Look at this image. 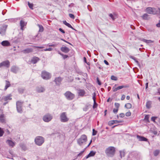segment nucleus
Instances as JSON below:
<instances>
[{"label":"nucleus","instance_id":"b1692460","mask_svg":"<svg viewBox=\"0 0 160 160\" xmlns=\"http://www.w3.org/2000/svg\"><path fill=\"white\" fill-rule=\"evenodd\" d=\"M0 122L2 123H5V120L4 115L3 114H1L0 115Z\"/></svg>","mask_w":160,"mask_h":160},{"label":"nucleus","instance_id":"9b49d317","mask_svg":"<svg viewBox=\"0 0 160 160\" xmlns=\"http://www.w3.org/2000/svg\"><path fill=\"white\" fill-rule=\"evenodd\" d=\"M8 27L6 25H3L0 27V34L2 36L5 35L6 29Z\"/></svg>","mask_w":160,"mask_h":160},{"label":"nucleus","instance_id":"c9c22d12","mask_svg":"<svg viewBox=\"0 0 160 160\" xmlns=\"http://www.w3.org/2000/svg\"><path fill=\"white\" fill-rule=\"evenodd\" d=\"M160 153V150H156L153 152V154L154 156H157Z\"/></svg>","mask_w":160,"mask_h":160},{"label":"nucleus","instance_id":"6e6552de","mask_svg":"<svg viewBox=\"0 0 160 160\" xmlns=\"http://www.w3.org/2000/svg\"><path fill=\"white\" fill-rule=\"evenodd\" d=\"M41 75L42 78L45 80L49 79L51 77V74L49 72L45 71L42 72Z\"/></svg>","mask_w":160,"mask_h":160},{"label":"nucleus","instance_id":"864d4df0","mask_svg":"<svg viewBox=\"0 0 160 160\" xmlns=\"http://www.w3.org/2000/svg\"><path fill=\"white\" fill-rule=\"evenodd\" d=\"M31 46L33 48H40V49L42 48H44L43 47H42V46H35L33 45H31Z\"/></svg>","mask_w":160,"mask_h":160},{"label":"nucleus","instance_id":"f8f14e48","mask_svg":"<svg viewBox=\"0 0 160 160\" xmlns=\"http://www.w3.org/2000/svg\"><path fill=\"white\" fill-rule=\"evenodd\" d=\"M116 85H117L115 84L114 86L112 88V90L113 92H115L118 91V90L122 89L123 88H128L129 87V86L128 85H125L119 86L117 88H115V87L116 86Z\"/></svg>","mask_w":160,"mask_h":160},{"label":"nucleus","instance_id":"13d9d810","mask_svg":"<svg viewBox=\"0 0 160 160\" xmlns=\"http://www.w3.org/2000/svg\"><path fill=\"white\" fill-rule=\"evenodd\" d=\"M131 115V113L130 112H127L126 113L125 115L126 116H130Z\"/></svg>","mask_w":160,"mask_h":160},{"label":"nucleus","instance_id":"f704fd0d","mask_svg":"<svg viewBox=\"0 0 160 160\" xmlns=\"http://www.w3.org/2000/svg\"><path fill=\"white\" fill-rule=\"evenodd\" d=\"M92 99L93 100L94 104H96V106H98V104L96 103V94L95 92L93 93L92 94Z\"/></svg>","mask_w":160,"mask_h":160},{"label":"nucleus","instance_id":"de8ad7c7","mask_svg":"<svg viewBox=\"0 0 160 160\" xmlns=\"http://www.w3.org/2000/svg\"><path fill=\"white\" fill-rule=\"evenodd\" d=\"M96 80H97V82L98 83V84L99 85H101V83L100 81L99 78L98 77H97V78H96Z\"/></svg>","mask_w":160,"mask_h":160},{"label":"nucleus","instance_id":"0eeeda50","mask_svg":"<svg viewBox=\"0 0 160 160\" xmlns=\"http://www.w3.org/2000/svg\"><path fill=\"white\" fill-rule=\"evenodd\" d=\"M52 116L50 113H48L45 114L42 118V120L45 122H49L52 119Z\"/></svg>","mask_w":160,"mask_h":160},{"label":"nucleus","instance_id":"a211bd4d","mask_svg":"<svg viewBox=\"0 0 160 160\" xmlns=\"http://www.w3.org/2000/svg\"><path fill=\"white\" fill-rule=\"evenodd\" d=\"M6 142L10 147L12 148L15 145V142L11 140H8Z\"/></svg>","mask_w":160,"mask_h":160},{"label":"nucleus","instance_id":"37998d69","mask_svg":"<svg viewBox=\"0 0 160 160\" xmlns=\"http://www.w3.org/2000/svg\"><path fill=\"white\" fill-rule=\"evenodd\" d=\"M57 45H58V44H50V43H48L47 44V46L49 47H56Z\"/></svg>","mask_w":160,"mask_h":160},{"label":"nucleus","instance_id":"0e129e2a","mask_svg":"<svg viewBox=\"0 0 160 160\" xmlns=\"http://www.w3.org/2000/svg\"><path fill=\"white\" fill-rule=\"evenodd\" d=\"M59 30L63 33H65V31L61 28H59Z\"/></svg>","mask_w":160,"mask_h":160},{"label":"nucleus","instance_id":"20e7f679","mask_svg":"<svg viewBox=\"0 0 160 160\" xmlns=\"http://www.w3.org/2000/svg\"><path fill=\"white\" fill-rule=\"evenodd\" d=\"M60 121L62 122H65L69 121V118L67 116L66 112H63L61 113L60 115Z\"/></svg>","mask_w":160,"mask_h":160},{"label":"nucleus","instance_id":"c03bdc74","mask_svg":"<svg viewBox=\"0 0 160 160\" xmlns=\"http://www.w3.org/2000/svg\"><path fill=\"white\" fill-rule=\"evenodd\" d=\"M86 148H84L82 151H81L77 155V157H78L81 156L82 154L84 152Z\"/></svg>","mask_w":160,"mask_h":160},{"label":"nucleus","instance_id":"4d7b16f0","mask_svg":"<svg viewBox=\"0 0 160 160\" xmlns=\"http://www.w3.org/2000/svg\"><path fill=\"white\" fill-rule=\"evenodd\" d=\"M60 39L61 40L65 42H66V43L69 44H70V45H72V44L71 43H70V42H68L67 41L65 40H64V39H63L62 38H61Z\"/></svg>","mask_w":160,"mask_h":160},{"label":"nucleus","instance_id":"f3484780","mask_svg":"<svg viewBox=\"0 0 160 160\" xmlns=\"http://www.w3.org/2000/svg\"><path fill=\"white\" fill-rule=\"evenodd\" d=\"M78 95L82 97L84 96L86 93L84 90L82 89L78 90Z\"/></svg>","mask_w":160,"mask_h":160},{"label":"nucleus","instance_id":"69168bd1","mask_svg":"<svg viewBox=\"0 0 160 160\" xmlns=\"http://www.w3.org/2000/svg\"><path fill=\"white\" fill-rule=\"evenodd\" d=\"M125 98V96L124 95H123L122 96V97H121V100H123Z\"/></svg>","mask_w":160,"mask_h":160},{"label":"nucleus","instance_id":"5701e85b","mask_svg":"<svg viewBox=\"0 0 160 160\" xmlns=\"http://www.w3.org/2000/svg\"><path fill=\"white\" fill-rule=\"evenodd\" d=\"M137 137L139 141H147L148 140V139L147 138L142 136H141L138 135Z\"/></svg>","mask_w":160,"mask_h":160},{"label":"nucleus","instance_id":"6ab92c4d","mask_svg":"<svg viewBox=\"0 0 160 160\" xmlns=\"http://www.w3.org/2000/svg\"><path fill=\"white\" fill-rule=\"evenodd\" d=\"M1 44L3 46L8 47L10 45V43L7 40L2 41Z\"/></svg>","mask_w":160,"mask_h":160},{"label":"nucleus","instance_id":"6e6d98bb","mask_svg":"<svg viewBox=\"0 0 160 160\" xmlns=\"http://www.w3.org/2000/svg\"><path fill=\"white\" fill-rule=\"evenodd\" d=\"M115 106L118 109L119 107L120 104L119 103L116 102L115 103Z\"/></svg>","mask_w":160,"mask_h":160},{"label":"nucleus","instance_id":"ea45409f","mask_svg":"<svg viewBox=\"0 0 160 160\" xmlns=\"http://www.w3.org/2000/svg\"><path fill=\"white\" fill-rule=\"evenodd\" d=\"M96 153V152L94 151H91L89 153V155L90 156V157L93 156Z\"/></svg>","mask_w":160,"mask_h":160},{"label":"nucleus","instance_id":"e433bc0d","mask_svg":"<svg viewBox=\"0 0 160 160\" xmlns=\"http://www.w3.org/2000/svg\"><path fill=\"white\" fill-rule=\"evenodd\" d=\"M149 115H146L144 120L146 121L147 122H149L150 121L149 120Z\"/></svg>","mask_w":160,"mask_h":160},{"label":"nucleus","instance_id":"680f3d73","mask_svg":"<svg viewBox=\"0 0 160 160\" xmlns=\"http://www.w3.org/2000/svg\"><path fill=\"white\" fill-rule=\"evenodd\" d=\"M122 121H118L117 120H114V123H118L120 122H122Z\"/></svg>","mask_w":160,"mask_h":160},{"label":"nucleus","instance_id":"5fc2aeb1","mask_svg":"<svg viewBox=\"0 0 160 160\" xmlns=\"http://www.w3.org/2000/svg\"><path fill=\"white\" fill-rule=\"evenodd\" d=\"M13 155L12 154H11L10 155H8L7 156V158H8L13 159Z\"/></svg>","mask_w":160,"mask_h":160},{"label":"nucleus","instance_id":"2eb2a0df","mask_svg":"<svg viewBox=\"0 0 160 160\" xmlns=\"http://www.w3.org/2000/svg\"><path fill=\"white\" fill-rule=\"evenodd\" d=\"M40 59L39 58L34 56L33 57L31 61V62L33 64L36 63L39 61Z\"/></svg>","mask_w":160,"mask_h":160},{"label":"nucleus","instance_id":"2f4dec72","mask_svg":"<svg viewBox=\"0 0 160 160\" xmlns=\"http://www.w3.org/2000/svg\"><path fill=\"white\" fill-rule=\"evenodd\" d=\"M148 16L149 15L148 14L145 13L142 16V18L143 19L147 20L148 19Z\"/></svg>","mask_w":160,"mask_h":160},{"label":"nucleus","instance_id":"a19ab883","mask_svg":"<svg viewBox=\"0 0 160 160\" xmlns=\"http://www.w3.org/2000/svg\"><path fill=\"white\" fill-rule=\"evenodd\" d=\"M120 156L121 158L124 157L125 156V152L123 151H120Z\"/></svg>","mask_w":160,"mask_h":160},{"label":"nucleus","instance_id":"052dcab7","mask_svg":"<svg viewBox=\"0 0 160 160\" xmlns=\"http://www.w3.org/2000/svg\"><path fill=\"white\" fill-rule=\"evenodd\" d=\"M119 116L121 118H123L125 116V114L124 113H122L119 114Z\"/></svg>","mask_w":160,"mask_h":160},{"label":"nucleus","instance_id":"49530a36","mask_svg":"<svg viewBox=\"0 0 160 160\" xmlns=\"http://www.w3.org/2000/svg\"><path fill=\"white\" fill-rule=\"evenodd\" d=\"M53 50V49L51 48H46L44 49L43 51H52Z\"/></svg>","mask_w":160,"mask_h":160},{"label":"nucleus","instance_id":"774afa93","mask_svg":"<svg viewBox=\"0 0 160 160\" xmlns=\"http://www.w3.org/2000/svg\"><path fill=\"white\" fill-rule=\"evenodd\" d=\"M156 26L157 27H160V21H159V22L158 23L156 24Z\"/></svg>","mask_w":160,"mask_h":160},{"label":"nucleus","instance_id":"393cba45","mask_svg":"<svg viewBox=\"0 0 160 160\" xmlns=\"http://www.w3.org/2000/svg\"><path fill=\"white\" fill-rule=\"evenodd\" d=\"M63 22L64 24L65 25H66L68 27L71 28V29L74 30L76 31V30L72 27L71 24L68 23L66 21H63Z\"/></svg>","mask_w":160,"mask_h":160},{"label":"nucleus","instance_id":"72a5a7b5","mask_svg":"<svg viewBox=\"0 0 160 160\" xmlns=\"http://www.w3.org/2000/svg\"><path fill=\"white\" fill-rule=\"evenodd\" d=\"M132 107V104L129 103H128L126 104L125 105V107L128 109H130Z\"/></svg>","mask_w":160,"mask_h":160},{"label":"nucleus","instance_id":"9d476101","mask_svg":"<svg viewBox=\"0 0 160 160\" xmlns=\"http://www.w3.org/2000/svg\"><path fill=\"white\" fill-rule=\"evenodd\" d=\"M146 12L149 14H156L158 13V11L156 9L151 7H148L146 9Z\"/></svg>","mask_w":160,"mask_h":160},{"label":"nucleus","instance_id":"7c9ffc66","mask_svg":"<svg viewBox=\"0 0 160 160\" xmlns=\"http://www.w3.org/2000/svg\"><path fill=\"white\" fill-rule=\"evenodd\" d=\"M25 90V88H19L18 89V92L20 94H22Z\"/></svg>","mask_w":160,"mask_h":160},{"label":"nucleus","instance_id":"dca6fc26","mask_svg":"<svg viewBox=\"0 0 160 160\" xmlns=\"http://www.w3.org/2000/svg\"><path fill=\"white\" fill-rule=\"evenodd\" d=\"M60 50L62 52L65 53L68 52L70 51V49L66 46L61 47L60 48Z\"/></svg>","mask_w":160,"mask_h":160},{"label":"nucleus","instance_id":"58836bf2","mask_svg":"<svg viewBox=\"0 0 160 160\" xmlns=\"http://www.w3.org/2000/svg\"><path fill=\"white\" fill-rule=\"evenodd\" d=\"M4 132L3 129L0 127V137H2L3 135Z\"/></svg>","mask_w":160,"mask_h":160},{"label":"nucleus","instance_id":"c756f323","mask_svg":"<svg viewBox=\"0 0 160 160\" xmlns=\"http://www.w3.org/2000/svg\"><path fill=\"white\" fill-rule=\"evenodd\" d=\"M151 101H148L147 102L146 106L147 108L149 109L151 107Z\"/></svg>","mask_w":160,"mask_h":160},{"label":"nucleus","instance_id":"aec40b11","mask_svg":"<svg viewBox=\"0 0 160 160\" xmlns=\"http://www.w3.org/2000/svg\"><path fill=\"white\" fill-rule=\"evenodd\" d=\"M18 70V68L15 66H12L11 68V71L12 72L16 73Z\"/></svg>","mask_w":160,"mask_h":160},{"label":"nucleus","instance_id":"bb28decb","mask_svg":"<svg viewBox=\"0 0 160 160\" xmlns=\"http://www.w3.org/2000/svg\"><path fill=\"white\" fill-rule=\"evenodd\" d=\"M26 24L25 22L22 20H21L20 21V25L21 27V29L22 30H23V28L25 25Z\"/></svg>","mask_w":160,"mask_h":160},{"label":"nucleus","instance_id":"338daca9","mask_svg":"<svg viewBox=\"0 0 160 160\" xmlns=\"http://www.w3.org/2000/svg\"><path fill=\"white\" fill-rule=\"evenodd\" d=\"M104 63L107 65H109V63L106 60H104Z\"/></svg>","mask_w":160,"mask_h":160},{"label":"nucleus","instance_id":"f257e3e1","mask_svg":"<svg viewBox=\"0 0 160 160\" xmlns=\"http://www.w3.org/2000/svg\"><path fill=\"white\" fill-rule=\"evenodd\" d=\"M116 152L115 148L114 147L110 146L107 148L105 150L106 155L109 157H113Z\"/></svg>","mask_w":160,"mask_h":160},{"label":"nucleus","instance_id":"3c124183","mask_svg":"<svg viewBox=\"0 0 160 160\" xmlns=\"http://www.w3.org/2000/svg\"><path fill=\"white\" fill-rule=\"evenodd\" d=\"M62 57L64 59H66V58H68L69 57V56H68V55H64L63 54H62Z\"/></svg>","mask_w":160,"mask_h":160},{"label":"nucleus","instance_id":"09e8293b","mask_svg":"<svg viewBox=\"0 0 160 160\" xmlns=\"http://www.w3.org/2000/svg\"><path fill=\"white\" fill-rule=\"evenodd\" d=\"M157 117H152L151 118V120L153 122H155V120Z\"/></svg>","mask_w":160,"mask_h":160},{"label":"nucleus","instance_id":"4468645a","mask_svg":"<svg viewBox=\"0 0 160 160\" xmlns=\"http://www.w3.org/2000/svg\"><path fill=\"white\" fill-rule=\"evenodd\" d=\"M62 80V78L60 77L56 78L54 81L55 82L56 84L58 85H59Z\"/></svg>","mask_w":160,"mask_h":160},{"label":"nucleus","instance_id":"c85d7f7f","mask_svg":"<svg viewBox=\"0 0 160 160\" xmlns=\"http://www.w3.org/2000/svg\"><path fill=\"white\" fill-rule=\"evenodd\" d=\"M20 146L22 148V149L25 151L27 150V148L26 145L23 143H21L20 144Z\"/></svg>","mask_w":160,"mask_h":160},{"label":"nucleus","instance_id":"603ef678","mask_svg":"<svg viewBox=\"0 0 160 160\" xmlns=\"http://www.w3.org/2000/svg\"><path fill=\"white\" fill-rule=\"evenodd\" d=\"M97 133V131L95 130L94 129H93L92 130V135L93 136H95L96 135Z\"/></svg>","mask_w":160,"mask_h":160},{"label":"nucleus","instance_id":"bf43d9fd","mask_svg":"<svg viewBox=\"0 0 160 160\" xmlns=\"http://www.w3.org/2000/svg\"><path fill=\"white\" fill-rule=\"evenodd\" d=\"M118 109L117 108H114L113 110V112L115 113H117L118 112Z\"/></svg>","mask_w":160,"mask_h":160},{"label":"nucleus","instance_id":"412c9836","mask_svg":"<svg viewBox=\"0 0 160 160\" xmlns=\"http://www.w3.org/2000/svg\"><path fill=\"white\" fill-rule=\"evenodd\" d=\"M45 90V89L42 87H38L36 88V91L38 93L42 92Z\"/></svg>","mask_w":160,"mask_h":160},{"label":"nucleus","instance_id":"8fccbe9b","mask_svg":"<svg viewBox=\"0 0 160 160\" xmlns=\"http://www.w3.org/2000/svg\"><path fill=\"white\" fill-rule=\"evenodd\" d=\"M111 79L112 80L116 81L117 80V77L114 76H112L111 77Z\"/></svg>","mask_w":160,"mask_h":160},{"label":"nucleus","instance_id":"ddd939ff","mask_svg":"<svg viewBox=\"0 0 160 160\" xmlns=\"http://www.w3.org/2000/svg\"><path fill=\"white\" fill-rule=\"evenodd\" d=\"M5 67L8 68L10 67V62L8 60L4 61L0 63V68Z\"/></svg>","mask_w":160,"mask_h":160},{"label":"nucleus","instance_id":"cd10ccee","mask_svg":"<svg viewBox=\"0 0 160 160\" xmlns=\"http://www.w3.org/2000/svg\"><path fill=\"white\" fill-rule=\"evenodd\" d=\"M142 41L145 42V43H152L153 42V41L150 40H146L145 39H143L142 40Z\"/></svg>","mask_w":160,"mask_h":160},{"label":"nucleus","instance_id":"a878e982","mask_svg":"<svg viewBox=\"0 0 160 160\" xmlns=\"http://www.w3.org/2000/svg\"><path fill=\"white\" fill-rule=\"evenodd\" d=\"M11 86V84L10 82L7 80H6V85L5 87L4 90L6 91L7 88L10 87Z\"/></svg>","mask_w":160,"mask_h":160},{"label":"nucleus","instance_id":"473e14b6","mask_svg":"<svg viewBox=\"0 0 160 160\" xmlns=\"http://www.w3.org/2000/svg\"><path fill=\"white\" fill-rule=\"evenodd\" d=\"M37 25L39 28V31L41 32H42L44 30V28L42 26L39 24H38Z\"/></svg>","mask_w":160,"mask_h":160},{"label":"nucleus","instance_id":"e2e57ef3","mask_svg":"<svg viewBox=\"0 0 160 160\" xmlns=\"http://www.w3.org/2000/svg\"><path fill=\"white\" fill-rule=\"evenodd\" d=\"M109 16L112 18L113 20H115V18L114 17L113 15L111 13L109 15Z\"/></svg>","mask_w":160,"mask_h":160},{"label":"nucleus","instance_id":"f03ea898","mask_svg":"<svg viewBox=\"0 0 160 160\" xmlns=\"http://www.w3.org/2000/svg\"><path fill=\"white\" fill-rule=\"evenodd\" d=\"M12 95L11 94H8L6 96H4L2 98L1 100L2 102H4L3 105L5 106L8 104L9 102L12 100Z\"/></svg>","mask_w":160,"mask_h":160},{"label":"nucleus","instance_id":"79ce46f5","mask_svg":"<svg viewBox=\"0 0 160 160\" xmlns=\"http://www.w3.org/2000/svg\"><path fill=\"white\" fill-rule=\"evenodd\" d=\"M114 124V120H111L109 121L108 122V125L109 126H111L112 125Z\"/></svg>","mask_w":160,"mask_h":160},{"label":"nucleus","instance_id":"1a4fd4ad","mask_svg":"<svg viewBox=\"0 0 160 160\" xmlns=\"http://www.w3.org/2000/svg\"><path fill=\"white\" fill-rule=\"evenodd\" d=\"M23 103V102L18 101L16 102V108L18 112L20 113H22V107Z\"/></svg>","mask_w":160,"mask_h":160},{"label":"nucleus","instance_id":"a18cd8bd","mask_svg":"<svg viewBox=\"0 0 160 160\" xmlns=\"http://www.w3.org/2000/svg\"><path fill=\"white\" fill-rule=\"evenodd\" d=\"M69 16L70 18L73 19H74L75 18L74 15L72 13H69Z\"/></svg>","mask_w":160,"mask_h":160},{"label":"nucleus","instance_id":"39448f33","mask_svg":"<svg viewBox=\"0 0 160 160\" xmlns=\"http://www.w3.org/2000/svg\"><path fill=\"white\" fill-rule=\"evenodd\" d=\"M64 95L66 99L69 100H72L75 97V95L69 91H67L64 94Z\"/></svg>","mask_w":160,"mask_h":160},{"label":"nucleus","instance_id":"7ed1b4c3","mask_svg":"<svg viewBox=\"0 0 160 160\" xmlns=\"http://www.w3.org/2000/svg\"><path fill=\"white\" fill-rule=\"evenodd\" d=\"M35 143L38 146H41L44 142V138L41 136H38L36 137L34 140Z\"/></svg>","mask_w":160,"mask_h":160},{"label":"nucleus","instance_id":"423d86ee","mask_svg":"<svg viewBox=\"0 0 160 160\" xmlns=\"http://www.w3.org/2000/svg\"><path fill=\"white\" fill-rule=\"evenodd\" d=\"M87 137L85 134L82 135L81 137L78 140V143L81 146L82 143L87 142Z\"/></svg>","mask_w":160,"mask_h":160},{"label":"nucleus","instance_id":"4c0bfd02","mask_svg":"<svg viewBox=\"0 0 160 160\" xmlns=\"http://www.w3.org/2000/svg\"><path fill=\"white\" fill-rule=\"evenodd\" d=\"M28 5L29 7L32 10H33V4L32 3H30L29 2H28Z\"/></svg>","mask_w":160,"mask_h":160},{"label":"nucleus","instance_id":"4be33fe9","mask_svg":"<svg viewBox=\"0 0 160 160\" xmlns=\"http://www.w3.org/2000/svg\"><path fill=\"white\" fill-rule=\"evenodd\" d=\"M33 51V49L31 48H27L22 51V52L24 53H29L32 52Z\"/></svg>","mask_w":160,"mask_h":160}]
</instances>
